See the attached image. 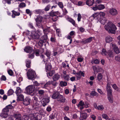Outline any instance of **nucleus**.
<instances>
[{
    "mask_svg": "<svg viewBox=\"0 0 120 120\" xmlns=\"http://www.w3.org/2000/svg\"><path fill=\"white\" fill-rule=\"evenodd\" d=\"M115 59L116 60L118 63L120 64V57L119 56H116Z\"/></svg>",
    "mask_w": 120,
    "mask_h": 120,
    "instance_id": "nucleus-49",
    "label": "nucleus"
},
{
    "mask_svg": "<svg viewBox=\"0 0 120 120\" xmlns=\"http://www.w3.org/2000/svg\"><path fill=\"white\" fill-rule=\"evenodd\" d=\"M35 53L36 56H38L39 55L40 53L39 52V50L38 49L36 50L35 51Z\"/></svg>",
    "mask_w": 120,
    "mask_h": 120,
    "instance_id": "nucleus-64",
    "label": "nucleus"
},
{
    "mask_svg": "<svg viewBox=\"0 0 120 120\" xmlns=\"http://www.w3.org/2000/svg\"><path fill=\"white\" fill-rule=\"evenodd\" d=\"M21 92L22 90L19 87H17L15 91L17 96H18V95L20 94L21 93Z\"/></svg>",
    "mask_w": 120,
    "mask_h": 120,
    "instance_id": "nucleus-31",
    "label": "nucleus"
},
{
    "mask_svg": "<svg viewBox=\"0 0 120 120\" xmlns=\"http://www.w3.org/2000/svg\"><path fill=\"white\" fill-rule=\"evenodd\" d=\"M13 14L12 15V17L13 18H15V16H19L20 15V13L19 12L16 11L14 10L12 11Z\"/></svg>",
    "mask_w": 120,
    "mask_h": 120,
    "instance_id": "nucleus-23",
    "label": "nucleus"
},
{
    "mask_svg": "<svg viewBox=\"0 0 120 120\" xmlns=\"http://www.w3.org/2000/svg\"><path fill=\"white\" fill-rule=\"evenodd\" d=\"M60 13L58 11L56 12L52 11L49 14L50 16L53 17V16L56 15H58Z\"/></svg>",
    "mask_w": 120,
    "mask_h": 120,
    "instance_id": "nucleus-32",
    "label": "nucleus"
},
{
    "mask_svg": "<svg viewBox=\"0 0 120 120\" xmlns=\"http://www.w3.org/2000/svg\"><path fill=\"white\" fill-rule=\"evenodd\" d=\"M23 35H30V32L27 30H26L23 33Z\"/></svg>",
    "mask_w": 120,
    "mask_h": 120,
    "instance_id": "nucleus-55",
    "label": "nucleus"
},
{
    "mask_svg": "<svg viewBox=\"0 0 120 120\" xmlns=\"http://www.w3.org/2000/svg\"><path fill=\"white\" fill-rule=\"evenodd\" d=\"M105 40L107 43H109L111 42L112 41V38L110 36H109L106 37Z\"/></svg>",
    "mask_w": 120,
    "mask_h": 120,
    "instance_id": "nucleus-24",
    "label": "nucleus"
},
{
    "mask_svg": "<svg viewBox=\"0 0 120 120\" xmlns=\"http://www.w3.org/2000/svg\"><path fill=\"white\" fill-rule=\"evenodd\" d=\"M17 80L18 82L19 83L22 80V78L21 76H19L18 77H17Z\"/></svg>",
    "mask_w": 120,
    "mask_h": 120,
    "instance_id": "nucleus-50",
    "label": "nucleus"
},
{
    "mask_svg": "<svg viewBox=\"0 0 120 120\" xmlns=\"http://www.w3.org/2000/svg\"><path fill=\"white\" fill-rule=\"evenodd\" d=\"M41 39L45 41L47 39V36L46 35H44L41 38Z\"/></svg>",
    "mask_w": 120,
    "mask_h": 120,
    "instance_id": "nucleus-53",
    "label": "nucleus"
},
{
    "mask_svg": "<svg viewBox=\"0 0 120 120\" xmlns=\"http://www.w3.org/2000/svg\"><path fill=\"white\" fill-rule=\"evenodd\" d=\"M24 51L27 53H31L33 51L32 47L30 46H26L24 49Z\"/></svg>",
    "mask_w": 120,
    "mask_h": 120,
    "instance_id": "nucleus-15",
    "label": "nucleus"
},
{
    "mask_svg": "<svg viewBox=\"0 0 120 120\" xmlns=\"http://www.w3.org/2000/svg\"><path fill=\"white\" fill-rule=\"evenodd\" d=\"M83 58L81 56H78L77 58V60L79 62H81L83 60Z\"/></svg>",
    "mask_w": 120,
    "mask_h": 120,
    "instance_id": "nucleus-52",
    "label": "nucleus"
},
{
    "mask_svg": "<svg viewBox=\"0 0 120 120\" xmlns=\"http://www.w3.org/2000/svg\"><path fill=\"white\" fill-rule=\"evenodd\" d=\"M26 6L25 4L23 3H21L19 6V7L20 8H22Z\"/></svg>",
    "mask_w": 120,
    "mask_h": 120,
    "instance_id": "nucleus-63",
    "label": "nucleus"
},
{
    "mask_svg": "<svg viewBox=\"0 0 120 120\" xmlns=\"http://www.w3.org/2000/svg\"><path fill=\"white\" fill-rule=\"evenodd\" d=\"M38 33L34 31L33 32L32 34H31L30 36L32 37L33 39H37L39 38L41 34V33L40 31H38Z\"/></svg>",
    "mask_w": 120,
    "mask_h": 120,
    "instance_id": "nucleus-7",
    "label": "nucleus"
},
{
    "mask_svg": "<svg viewBox=\"0 0 120 120\" xmlns=\"http://www.w3.org/2000/svg\"><path fill=\"white\" fill-rule=\"evenodd\" d=\"M94 107L96 109L101 111L103 110L104 109L102 105H100L98 106L96 104H94Z\"/></svg>",
    "mask_w": 120,
    "mask_h": 120,
    "instance_id": "nucleus-19",
    "label": "nucleus"
},
{
    "mask_svg": "<svg viewBox=\"0 0 120 120\" xmlns=\"http://www.w3.org/2000/svg\"><path fill=\"white\" fill-rule=\"evenodd\" d=\"M42 17L40 16H38L35 19V20L36 22V25L39 28H40L41 26V23L42 22Z\"/></svg>",
    "mask_w": 120,
    "mask_h": 120,
    "instance_id": "nucleus-6",
    "label": "nucleus"
},
{
    "mask_svg": "<svg viewBox=\"0 0 120 120\" xmlns=\"http://www.w3.org/2000/svg\"><path fill=\"white\" fill-rule=\"evenodd\" d=\"M93 38V37H90L84 40H82L81 42L84 44L90 42L92 41V39Z\"/></svg>",
    "mask_w": 120,
    "mask_h": 120,
    "instance_id": "nucleus-18",
    "label": "nucleus"
},
{
    "mask_svg": "<svg viewBox=\"0 0 120 120\" xmlns=\"http://www.w3.org/2000/svg\"><path fill=\"white\" fill-rule=\"evenodd\" d=\"M34 12L36 14H39L41 12V11L40 9H37L35 10Z\"/></svg>",
    "mask_w": 120,
    "mask_h": 120,
    "instance_id": "nucleus-57",
    "label": "nucleus"
},
{
    "mask_svg": "<svg viewBox=\"0 0 120 120\" xmlns=\"http://www.w3.org/2000/svg\"><path fill=\"white\" fill-rule=\"evenodd\" d=\"M90 94L92 96H95L97 97L98 96V94L95 91H92L90 93Z\"/></svg>",
    "mask_w": 120,
    "mask_h": 120,
    "instance_id": "nucleus-41",
    "label": "nucleus"
},
{
    "mask_svg": "<svg viewBox=\"0 0 120 120\" xmlns=\"http://www.w3.org/2000/svg\"><path fill=\"white\" fill-rule=\"evenodd\" d=\"M98 72H104V70L103 69L99 66L98 67Z\"/></svg>",
    "mask_w": 120,
    "mask_h": 120,
    "instance_id": "nucleus-62",
    "label": "nucleus"
},
{
    "mask_svg": "<svg viewBox=\"0 0 120 120\" xmlns=\"http://www.w3.org/2000/svg\"><path fill=\"white\" fill-rule=\"evenodd\" d=\"M66 100V98L62 95L59 94L57 100L58 101L60 102L64 103L65 102Z\"/></svg>",
    "mask_w": 120,
    "mask_h": 120,
    "instance_id": "nucleus-9",
    "label": "nucleus"
},
{
    "mask_svg": "<svg viewBox=\"0 0 120 120\" xmlns=\"http://www.w3.org/2000/svg\"><path fill=\"white\" fill-rule=\"evenodd\" d=\"M17 100L18 101H22L23 100L24 98V96L22 94L18 95Z\"/></svg>",
    "mask_w": 120,
    "mask_h": 120,
    "instance_id": "nucleus-26",
    "label": "nucleus"
},
{
    "mask_svg": "<svg viewBox=\"0 0 120 120\" xmlns=\"http://www.w3.org/2000/svg\"><path fill=\"white\" fill-rule=\"evenodd\" d=\"M55 71H52L49 72L48 74H47V75L48 76V75L50 76H51L54 73Z\"/></svg>",
    "mask_w": 120,
    "mask_h": 120,
    "instance_id": "nucleus-61",
    "label": "nucleus"
},
{
    "mask_svg": "<svg viewBox=\"0 0 120 120\" xmlns=\"http://www.w3.org/2000/svg\"><path fill=\"white\" fill-rule=\"evenodd\" d=\"M109 13L111 15H116L118 13L117 10L115 9L112 8L109 11Z\"/></svg>",
    "mask_w": 120,
    "mask_h": 120,
    "instance_id": "nucleus-14",
    "label": "nucleus"
},
{
    "mask_svg": "<svg viewBox=\"0 0 120 120\" xmlns=\"http://www.w3.org/2000/svg\"><path fill=\"white\" fill-rule=\"evenodd\" d=\"M26 12L27 14H29L30 16L32 14L31 11L29 9H26Z\"/></svg>",
    "mask_w": 120,
    "mask_h": 120,
    "instance_id": "nucleus-60",
    "label": "nucleus"
},
{
    "mask_svg": "<svg viewBox=\"0 0 120 120\" xmlns=\"http://www.w3.org/2000/svg\"><path fill=\"white\" fill-rule=\"evenodd\" d=\"M49 101V98H46L43 99L42 102L43 106L44 107L45 106Z\"/></svg>",
    "mask_w": 120,
    "mask_h": 120,
    "instance_id": "nucleus-16",
    "label": "nucleus"
},
{
    "mask_svg": "<svg viewBox=\"0 0 120 120\" xmlns=\"http://www.w3.org/2000/svg\"><path fill=\"white\" fill-rule=\"evenodd\" d=\"M101 53L103 56H105L107 54L110 57H113L114 56L113 52L110 50H109L108 52H107L105 49H103L102 50Z\"/></svg>",
    "mask_w": 120,
    "mask_h": 120,
    "instance_id": "nucleus-5",
    "label": "nucleus"
},
{
    "mask_svg": "<svg viewBox=\"0 0 120 120\" xmlns=\"http://www.w3.org/2000/svg\"><path fill=\"white\" fill-rule=\"evenodd\" d=\"M103 118L107 120H110V119L109 118L108 116L106 114H104L102 115Z\"/></svg>",
    "mask_w": 120,
    "mask_h": 120,
    "instance_id": "nucleus-42",
    "label": "nucleus"
},
{
    "mask_svg": "<svg viewBox=\"0 0 120 120\" xmlns=\"http://www.w3.org/2000/svg\"><path fill=\"white\" fill-rule=\"evenodd\" d=\"M99 61L97 59L93 60H92L91 63L92 64H98L99 63Z\"/></svg>",
    "mask_w": 120,
    "mask_h": 120,
    "instance_id": "nucleus-47",
    "label": "nucleus"
},
{
    "mask_svg": "<svg viewBox=\"0 0 120 120\" xmlns=\"http://www.w3.org/2000/svg\"><path fill=\"white\" fill-rule=\"evenodd\" d=\"M99 13V17L100 18V19L102 18L105 16V14L103 12H100Z\"/></svg>",
    "mask_w": 120,
    "mask_h": 120,
    "instance_id": "nucleus-34",
    "label": "nucleus"
},
{
    "mask_svg": "<svg viewBox=\"0 0 120 120\" xmlns=\"http://www.w3.org/2000/svg\"><path fill=\"white\" fill-rule=\"evenodd\" d=\"M111 86L114 89L116 90L118 92H120V88H118L116 84H112Z\"/></svg>",
    "mask_w": 120,
    "mask_h": 120,
    "instance_id": "nucleus-30",
    "label": "nucleus"
},
{
    "mask_svg": "<svg viewBox=\"0 0 120 120\" xmlns=\"http://www.w3.org/2000/svg\"><path fill=\"white\" fill-rule=\"evenodd\" d=\"M52 83V82L51 81H49L46 84H44V87L42 86L43 88H46V87L48 86H49Z\"/></svg>",
    "mask_w": 120,
    "mask_h": 120,
    "instance_id": "nucleus-39",
    "label": "nucleus"
},
{
    "mask_svg": "<svg viewBox=\"0 0 120 120\" xmlns=\"http://www.w3.org/2000/svg\"><path fill=\"white\" fill-rule=\"evenodd\" d=\"M80 119L81 120H83L85 119L87 116L86 113H82V111L80 112Z\"/></svg>",
    "mask_w": 120,
    "mask_h": 120,
    "instance_id": "nucleus-13",
    "label": "nucleus"
},
{
    "mask_svg": "<svg viewBox=\"0 0 120 120\" xmlns=\"http://www.w3.org/2000/svg\"><path fill=\"white\" fill-rule=\"evenodd\" d=\"M84 73L81 71H79L78 72H77L76 73L75 75L77 77V79L78 80L80 79L81 76L83 77H84Z\"/></svg>",
    "mask_w": 120,
    "mask_h": 120,
    "instance_id": "nucleus-8",
    "label": "nucleus"
},
{
    "mask_svg": "<svg viewBox=\"0 0 120 120\" xmlns=\"http://www.w3.org/2000/svg\"><path fill=\"white\" fill-rule=\"evenodd\" d=\"M44 42H45V41L44 40L41 39L38 42V44L39 46H43V43Z\"/></svg>",
    "mask_w": 120,
    "mask_h": 120,
    "instance_id": "nucleus-51",
    "label": "nucleus"
},
{
    "mask_svg": "<svg viewBox=\"0 0 120 120\" xmlns=\"http://www.w3.org/2000/svg\"><path fill=\"white\" fill-rule=\"evenodd\" d=\"M84 105V103L82 101H81L79 102V104L77 105V106L80 109L82 110L84 108L83 106Z\"/></svg>",
    "mask_w": 120,
    "mask_h": 120,
    "instance_id": "nucleus-17",
    "label": "nucleus"
},
{
    "mask_svg": "<svg viewBox=\"0 0 120 120\" xmlns=\"http://www.w3.org/2000/svg\"><path fill=\"white\" fill-rule=\"evenodd\" d=\"M105 28L106 30L109 33L115 34L116 29L115 25L111 22H109L107 25H105Z\"/></svg>",
    "mask_w": 120,
    "mask_h": 120,
    "instance_id": "nucleus-1",
    "label": "nucleus"
},
{
    "mask_svg": "<svg viewBox=\"0 0 120 120\" xmlns=\"http://www.w3.org/2000/svg\"><path fill=\"white\" fill-rule=\"evenodd\" d=\"M38 101H37L34 102V104H33V106L34 108H36L39 105V104L38 103Z\"/></svg>",
    "mask_w": 120,
    "mask_h": 120,
    "instance_id": "nucleus-54",
    "label": "nucleus"
},
{
    "mask_svg": "<svg viewBox=\"0 0 120 120\" xmlns=\"http://www.w3.org/2000/svg\"><path fill=\"white\" fill-rule=\"evenodd\" d=\"M5 111L3 109L2 112L0 114V116L2 118H5L8 116V112Z\"/></svg>",
    "mask_w": 120,
    "mask_h": 120,
    "instance_id": "nucleus-11",
    "label": "nucleus"
},
{
    "mask_svg": "<svg viewBox=\"0 0 120 120\" xmlns=\"http://www.w3.org/2000/svg\"><path fill=\"white\" fill-rule=\"evenodd\" d=\"M27 75L29 79H32L34 78L36 74L34 71L32 69H30L27 73Z\"/></svg>",
    "mask_w": 120,
    "mask_h": 120,
    "instance_id": "nucleus-3",
    "label": "nucleus"
},
{
    "mask_svg": "<svg viewBox=\"0 0 120 120\" xmlns=\"http://www.w3.org/2000/svg\"><path fill=\"white\" fill-rule=\"evenodd\" d=\"M26 67L28 68H30V61L27 59L26 61Z\"/></svg>",
    "mask_w": 120,
    "mask_h": 120,
    "instance_id": "nucleus-40",
    "label": "nucleus"
},
{
    "mask_svg": "<svg viewBox=\"0 0 120 120\" xmlns=\"http://www.w3.org/2000/svg\"><path fill=\"white\" fill-rule=\"evenodd\" d=\"M99 13H96L93 14L92 16L94 18L96 17L97 20H98V19H99L100 18L99 17Z\"/></svg>",
    "mask_w": 120,
    "mask_h": 120,
    "instance_id": "nucleus-36",
    "label": "nucleus"
},
{
    "mask_svg": "<svg viewBox=\"0 0 120 120\" xmlns=\"http://www.w3.org/2000/svg\"><path fill=\"white\" fill-rule=\"evenodd\" d=\"M52 78L53 80L56 81L59 79L60 78V76L58 74H57L55 75Z\"/></svg>",
    "mask_w": 120,
    "mask_h": 120,
    "instance_id": "nucleus-28",
    "label": "nucleus"
},
{
    "mask_svg": "<svg viewBox=\"0 0 120 120\" xmlns=\"http://www.w3.org/2000/svg\"><path fill=\"white\" fill-rule=\"evenodd\" d=\"M59 94L57 92L54 93L52 96V98L54 99H57Z\"/></svg>",
    "mask_w": 120,
    "mask_h": 120,
    "instance_id": "nucleus-29",
    "label": "nucleus"
},
{
    "mask_svg": "<svg viewBox=\"0 0 120 120\" xmlns=\"http://www.w3.org/2000/svg\"><path fill=\"white\" fill-rule=\"evenodd\" d=\"M13 90L12 89H10L8 91V95L9 96L13 94Z\"/></svg>",
    "mask_w": 120,
    "mask_h": 120,
    "instance_id": "nucleus-48",
    "label": "nucleus"
},
{
    "mask_svg": "<svg viewBox=\"0 0 120 120\" xmlns=\"http://www.w3.org/2000/svg\"><path fill=\"white\" fill-rule=\"evenodd\" d=\"M13 107L11 105H9L7 106L6 107L4 108V110H6V111L8 112L9 109H12L13 108Z\"/></svg>",
    "mask_w": 120,
    "mask_h": 120,
    "instance_id": "nucleus-22",
    "label": "nucleus"
},
{
    "mask_svg": "<svg viewBox=\"0 0 120 120\" xmlns=\"http://www.w3.org/2000/svg\"><path fill=\"white\" fill-rule=\"evenodd\" d=\"M94 2V0H87L86 1V4L89 6H91L93 4Z\"/></svg>",
    "mask_w": 120,
    "mask_h": 120,
    "instance_id": "nucleus-25",
    "label": "nucleus"
},
{
    "mask_svg": "<svg viewBox=\"0 0 120 120\" xmlns=\"http://www.w3.org/2000/svg\"><path fill=\"white\" fill-rule=\"evenodd\" d=\"M98 21L100 22L101 24L104 25L106 22L107 19L106 18H104L102 19L100 18L99 19H98Z\"/></svg>",
    "mask_w": 120,
    "mask_h": 120,
    "instance_id": "nucleus-27",
    "label": "nucleus"
},
{
    "mask_svg": "<svg viewBox=\"0 0 120 120\" xmlns=\"http://www.w3.org/2000/svg\"><path fill=\"white\" fill-rule=\"evenodd\" d=\"M41 26V28L43 29V31L44 33L45 34H47V33L49 32V29L48 28L46 29H44L43 28V27L42 26Z\"/></svg>",
    "mask_w": 120,
    "mask_h": 120,
    "instance_id": "nucleus-58",
    "label": "nucleus"
},
{
    "mask_svg": "<svg viewBox=\"0 0 120 120\" xmlns=\"http://www.w3.org/2000/svg\"><path fill=\"white\" fill-rule=\"evenodd\" d=\"M63 78L65 80L68 81L69 80V76L68 75H63Z\"/></svg>",
    "mask_w": 120,
    "mask_h": 120,
    "instance_id": "nucleus-38",
    "label": "nucleus"
},
{
    "mask_svg": "<svg viewBox=\"0 0 120 120\" xmlns=\"http://www.w3.org/2000/svg\"><path fill=\"white\" fill-rule=\"evenodd\" d=\"M31 101V99L29 97H27L24 100H23V101L24 104L26 105H29Z\"/></svg>",
    "mask_w": 120,
    "mask_h": 120,
    "instance_id": "nucleus-10",
    "label": "nucleus"
},
{
    "mask_svg": "<svg viewBox=\"0 0 120 120\" xmlns=\"http://www.w3.org/2000/svg\"><path fill=\"white\" fill-rule=\"evenodd\" d=\"M98 10H101L104 9L105 7L103 5L100 4L98 6Z\"/></svg>",
    "mask_w": 120,
    "mask_h": 120,
    "instance_id": "nucleus-37",
    "label": "nucleus"
},
{
    "mask_svg": "<svg viewBox=\"0 0 120 120\" xmlns=\"http://www.w3.org/2000/svg\"><path fill=\"white\" fill-rule=\"evenodd\" d=\"M111 45L114 51L116 53L118 54L119 53L120 51L118 47L114 43L112 44Z\"/></svg>",
    "mask_w": 120,
    "mask_h": 120,
    "instance_id": "nucleus-12",
    "label": "nucleus"
},
{
    "mask_svg": "<svg viewBox=\"0 0 120 120\" xmlns=\"http://www.w3.org/2000/svg\"><path fill=\"white\" fill-rule=\"evenodd\" d=\"M36 90V88L34 85H31L29 86L26 88V91L29 94L33 93Z\"/></svg>",
    "mask_w": 120,
    "mask_h": 120,
    "instance_id": "nucleus-4",
    "label": "nucleus"
},
{
    "mask_svg": "<svg viewBox=\"0 0 120 120\" xmlns=\"http://www.w3.org/2000/svg\"><path fill=\"white\" fill-rule=\"evenodd\" d=\"M107 91V96L112 95V90L110 88L106 89Z\"/></svg>",
    "mask_w": 120,
    "mask_h": 120,
    "instance_id": "nucleus-45",
    "label": "nucleus"
},
{
    "mask_svg": "<svg viewBox=\"0 0 120 120\" xmlns=\"http://www.w3.org/2000/svg\"><path fill=\"white\" fill-rule=\"evenodd\" d=\"M58 18V17L56 15H54V16L52 17V20L54 21H56L57 20Z\"/></svg>",
    "mask_w": 120,
    "mask_h": 120,
    "instance_id": "nucleus-59",
    "label": "nucleus"
},
{
    "mask_svg": "<svg viewBox=\"0 0 120 120\" xmlns=\"http://www.w3.org/2000/svg\"><path fill=\"white\" fill-rule=\"evenodd\" d=\"M60 86L62 87L65 86H67V83L65 82L61 81L60 83Z\"/></svg>",
    "mask_w": 120,
    "mask_h": 120,
    "instance_id": "nucleus-43",
    "label": "nucleus"
},
{
    "mask_svg": "<svg viewBox=\"0 0 120 120\" xmlns=\"http://www.w3.org/2000/svg\"><path fill=\"white\" fill-rule=\"evenodd\" d=\"M68 21L69 22L71 23L74 26L75 25V21L71 18H68Z\"/></svg>",
    "mask_w": 120,
    "mask_h": 120,
    "instance_id": "nucleus-46",
    "label": "nucleus"
},
{
    "mask_svg": "<svg viewBox=\"0 0 120 120\" xmlns=\"http://www.w3.org/2000/svg\"><path fill=\"white\" fill-rule=\"evenodd\" d=\"M38 114L36 113L34 114H31L28 116L26 115H24L23 116L22 118V120H28L29 117L31 120H38ZM16 120H22L21 118H19L16 119Z\"/></svg>",
    "mask_w": 120,
    "mask_h": 120,
    "instance_id": "nucleus-2",
    "label": "nucleus"
},
{
    "mask_svg": "<svg viewBox=\"0 0 120 120\" xmlns=\"http://www.w3.org/2000/svg\"><path fill=\"white\" fill-rule=\"evenodd\" d=\"M108 98L109 102L110 103H112L113 101V98L112 95L108 96Z\"/></svg>",
    "mask_w": 120,
    "mask_h": 120,
    "instance_id": "nucleus-35",
    "label": "nucleus"
},
{
    "mask_svg": "<svg viewBox=\"0 0 120 120\" xmlns=\"http://www.w3.org/2000/svg\"><path fill=\"white\" fill-rule=\"evenodd\" d=\"M46 66V71H50L51 69L52 66L50 63L47 64V62L45 63Z\"/></svg>",
    "mask_w": 120,
    "mask_h": 120,
    "instance_id": "nucleus-21",
    "label": "nucleus"
},
{
    "mask_svg": "<svg viewBox=\"0 0 120 120\" xmlns=\"http://www.w3.org/2000/svg\"><path fill=\"white\" fill-rule=\"evenodd\" d=\"M102 75L100 73H98L97 75V79L99 81H100L102 79Z\"/></svg>",
    "mask_w": 120,
    "mask_h": 120,
    "instance_id": "nucleus-44",
    "label": "nucleus"
},
{
    "mask_svg": "<svg viewBox=\"0 0 120 120\" xmlns=\"http://www.w3.org/2000/svg\"><path fill=\"white\" fill-rule=\"evenodd\" d=\"M55 49H56V51L59 52V53H61L63 52V48L61 45L58 46L57 48Z\"/></svg>",
    "mask_w": 120,
    "mask_h": 120,
    "instance_id": "nucleus-20",
    "label": "nucleus"
},
{
    "mask_svg": "<svg viewBox=\"0 0 120 120\" xmlns=\"http://www.w3.org/2000/svg\"><path fill=\"white\" fill-rule=\"evenodd\" d=\"M51 54V52L50 51L46 50L45 52V54L46 56L50 58V57Z\"/></svg>",
    "mask_w": 120,
    "mask_h": 120,
    "instance_id": "nucleus-33",
    "label": "nucleus"
},
{
    "mask_svg": "<svg viewBox=\"0 0 120 120\" xmlns=\"http://www.w3.org/2000/svg\"><path fill=\"white\" fill-rule=\"evenodd\" d=\"M14 116L16 118V119H17L19 118H20L21 117V115L19 114H15Z\"/></svg>",
    "mask_w": 120,
    "mask_h": 120,
    "instance_id": "nucleus-56",
    "label": "nucleus"
}]
</instances>
